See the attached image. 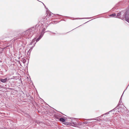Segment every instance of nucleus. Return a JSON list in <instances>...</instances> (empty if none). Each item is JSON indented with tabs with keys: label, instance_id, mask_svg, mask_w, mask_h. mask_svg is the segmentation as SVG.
I'll return each mask as SVG.
<instances>
[{
	"label": "nucleus",
	"instance_id": "obj_6",
	"mask_svg": "<svg viewBox=\"0 0 129 129\" xmlns=\"http://www.w3.org/2000/svg\"><path fill=\"white\" fill-rule=\"evenodd\" d=\"M94 17H85V18H75V19H91L92 18H94Z\"/></svg>",
	"mask_w": 129,
	"mask_h": 129
},
{
	"label": "nucleus",
	"instance_id": "obj_24",
	"mask_svg": "<svg viewBox=\"0 0 129 129\" xmlns=\"http://www.w3.org/2000/svg\"><path fill=\"white\" fill-rule=\"evenodd\" d=\"M32 50V49H31V48H30L29 49V51H31Z\"/></svg>",
	"mask_w": 129,
	"mask_h": 129
},
{
	"label": "nucleus",
	"instance_id": "obj_9",
	"mask_svg": "<svg viewBox=\"0 0 129 129\" xmlns=\"http://www.w3.org/2000/svg\"><path fill=\"white\" fill-rule=\"evenodd\" d=\"M45 28H44L42 29V31H41V33H40L41 34H43V35H44L45 32H44V31H45Z\"/></svg>",
	"mask_w": 129,
	"mask_h": 129
},
{
	"label": "nucleus",
	"instance_id": "obj_26",
	"mask_svg": "<svg viewBox=\"0 0 129 129\" xmlns=\"http://www.w3.org/2000/svg\"><path fill=\"white\" fill-rule=\"evenodd\" d=\"M53 34H56L55 33H53V32H52V33Z\"/></svg>",
	"mask_w": 129,
	"mask_h": 129
},
{
	"label": "nucleus",
	"instance_id": "obj_21",
	"mask_svg": "<svg viewBox=\"0 0 129 129\" xmlns=\"http://www.w3.org/2000/svg\"><path fill=\"white\" fill-rule=\"evenodd\" d=\"M38 26V25H37V24L36 25H35V27H34V28H35V27H36L37 26V27H38V26ZM35 28L36 29V28ZM37 29L38 30V29Z\"/></svg>",
	"mask_w": 129,
	"mask_h": 129
},
{
	"label": "nucleus",
	"instance_id": "obj_20",
	"mask_svg": "<svg viewBox=\"0 0 129 129\" xmlns=\"http://www.w3.org/2000/svg\"><path fill=\"white\" fill-rule=\"evenodd\" d=\"M92 20H92H89V21H87V22H86L85 23H83V24H85V23H86L87 22H89V21H91V20Z\"/></svg>",
	"mask_w": 129,
	"mask_h": 129
},
{
	"label": "nucleus",
	"instance_id": "obj_19",
	"mask_svg": "<svg viewBox=\"0 0 129 129\" xmlns=\"http://www.w3.org/2000/svg\"><path fill=\"white\" fill-rule=\"evenodd\" d=\"M33 43L31 41L30 42V44H29V45H32L33 44Z\"/></svg>",
	"mask_w": 129,
	"mask_h": 129
},
{
	"label": "nucleus",
	"instance_id": "obj_27",
	"mask_svg": "<svg viewBox=\"0 0 129 129\" xmlns=\"http://www.w3.org/2000/svg\"><path fill=\"white\" fill-rule=\"evenodd\" d=\"M97 16H95L94 17H96Z\"/></svg>",
	"mask_w": 129,
	"mask_h": 129
},
{
	"label": "nucleus",
	"instance_id": "obj_5",
	"mask_svg": "<svg viewBox=\"0 0 129 129\" xmlns=\"http://www.w3.org/2000/svg\"><path fill=\"white\" fill-rule=\"evenodd\" d=\"M129 2V1H127V0H124L123 2H119V4H124L126 3V4H127Z\"/></svg>",
	"mask_w": 129,
	"mask_h": 129
},
{
	"label": "nucleus",
	"instance_id": "obj_3",
	"mask_svg": "<svg viewBox=\"0 0 129 129\" xmlns=\"http://www.w3.org/2000/svg\"><path fill=\"white\" fill-rule=\"evenodd\" d=\"M42 3H43V5L44 6L45 8H46V13L47 14V16L48 17H53V16H52L51 15V14H52V13L50 12V11L47 8L46 6L42 2ZM52 14L53 15L54 14L53 13H52Z\"/></svg>",
	"mask_w": 129,
	"mask_h": 129
},
{
	"label": "nucleus",
	"instance_id": "obj_1",
	"mask_svg": "<svg viewBox=\"0 0 129 129\" xmlns=\"http://www.w3.org/2000/svg\"><path fill=\"white\" fill-rule=\"evenodd\" d=\"M116 18L124 20L129 23V7L125 11H120L117 13Z\"/></svg>",
	"mask_w": 129,
	"mask_h": 129
},
{
	"label": "nucleus",
	"instance_id": "obj_4",
	"mask_svg": "<svg viewBox=\"0 0 129 129\" xmlns=\"http://www.w3.org/2000/svg\"><path fill=\"white\" fill-rule=\"evenodd\" d=\"M10 47V48H12V45H11L10 44H9L6 47H5L4 48H1L0 47V55L2 53V51H4V49L7 48V49H10V48L9 47Z\"/></svg>",
	"mask_w": 129,
	"mask_h": 129
},
{
	"label": "nucleus",
	"instance_id": "obj_10",
	"mask_svg": "<svg viewBox=\"0 0 129 129\" xmlns=\"http://www.w3.org/2000/svg\"><path fill=\"white\" fill-rule=\"evenodd\" d=\"M43 36V34H42L40 33V35H39L38 37V38L40 40L42 38Z\"/></svg>",
	"mask_w": 129,
	"mask_h": 129
},
{
	"label": "nucleus",
	"instance_id": "obj_23",
	"mask_svg": "<svg viewBox=\"0 0 129 129\" xmlns=\"http://www.w3.org/2000/svg\"><path fill=\"white\" fill-rule=\"evenodd\" d=\"M32 50V49H31V48H30L29 49V51H31Z\"/></svg>",
	"mask_w": 129,
	"mask_h": 129
},
{
	"label": "nucleus",
	"instance_id": "obj_22",
	"mask_svg": "<svg viewBox=\"0 0 129 129\" xmlns=\"http://www.w3.org/2000/svg\"><path fill=\"white\" fill-rule=\"evenodd\" d=\"M57 34H58L59 35H61V34H61V33H57Z\"/></svg>",
	"mask_w": 129,
	"mask_h": 129
},
{
	"label": "nucleus",
	"instance_id": "obj_13",
	"mask_svg": "<svg viewBox=\"0 0 129 129\" xmlns=\"http://www.w3.org/2000/svg\"><path fill=\"white\" fill-rule=\"evenodd\" d=\"M36 38H34L33 39L32 41V42L33 43L35 42V41H36Z\"/></svg>",
	"mask_w": 129,
	"mask_h": 129
},
{
	"label": "nucleus",
	"instance_id": "obj_14",
	"mask_svg": "<svg viewBox=\"0 0 129 129\" xmlns=\"http://www.w3.org/2000/svg\"><path fill=\"white\" fill-rule=\"evenodd\" d=\"M40 40V39H39L38 38L37 39H36V43L37 42H38L39 40Z\"/></svg>",
	"mask_w": 129,
	"mask_h": 129
},
{
	"label": "nucleus",
	"instance_id": "obj_7",
	"mask_svg": "<svg viewBox=\"0 0 129 129\" xmlns=\"http://www.w3.org/2000/svg\"><path fill=\"white\" fill-rule=\"evenodd\" d=\"M8 80V79L7 78H6L4 79H0V81H1L2 82L5 83V82L7 80Z\"/></svg>",
	"mask_w": 129,
	"mask_h": 129
},
{
	"label": "nucleus",
	"instance_id": "obj_8",
	"mask_svg": "<svg viewBox=\"0 0 129 129\" xmlns=\"http://www.w3.org/2000/svg\"><path fill=\"white\" fill-rule=\"evenodd\" d=\"M109 16L112 17H116V13H112V14H110L109 15Z\"/></svg>",
	"mask_w": 129,
	"mask_h": 129
},
{
	"label": "nucleus",
	"instance_id": "obj_28",
	"mask_svg": "<svg viewBox=\"0 0 129 129\" xmlns=\"http://www.w3.org/2000/svg\"><path fill=\"white\" fill-rule=\"evenodd\" d=\"M81 26V25H80V26H79L78 27H79V26Z\"/></svg>",
	"mask_w": 129,
	"mask_h": 129
},
{
	"label": "nucleus",
	"instance_id": "obj_2",
	"mask_svg": "<svg viewBox=\"0 0 129 129\" xmlns=\"http://www.w3.org/2000/svg\"><path fill=\"white\" fill-rule=\"evenodd\" d=\"M37 31V29H36L34 27H33L23 32L22 35L26 39H29Z\"/></svg>",
	"mask_w": 129,
	"mask_h": 129
},
{
	"label": "nucleus",
	"instance_id": "obj_18",
	"mask_svg": "<svg viewBox=\"0 0 129 129\" xmlns=\"http://www.w3.org/2000/svg\"><path fill=\"white\" fill-rule=\"evenodd\" d=\"M57 15H58V16L59 17H60L61 16H62L61 15H59V14H57Z\"/></svg>",
	"mask_w": 129,
	"mask_h": 129
},
{
	"label": "nucleus",
	"instance_id": "obj_16",
	"mask_svg": "<svg viewBox=\"0 0 129 129\" xmlns=\"http://www.w3.org/2000/svg\"><path fill=\"white\" fill-rule=\"evenodd\" d=\"M26 61V60L25 59H23V63H25V62Z\"/></svg>",
	"mask_w": 129,
	"mask_h": 129
},
{
	"label": "nucleus",
	"instance_id": "obj_15",
	"mask_svg": "<svg viewBox=\"0 0 129 129\" xmlns=\"http://www.w3.org/2000/svg\"><path fill=\"white\" fill-rule=\"evenodd\" d=\"M36 42H35V43H34V45L33 46L31 47L30 48H31V49H33V47H34L35 46V45L36 44Z\"/></svg>",
	"mask_w": 129,
	"mask_h": 129
},
{
	"label": "nucleus",
	"instance_id": "obj_17",
	"mask_svg": "<svg viewBox=\"0 0 129 129\" xmlns=\"http://www.w3.org/2000/svg\"><path fill=\"white\" fill-rule=\"evenodd\" d=\"M43 18L45 20H47V18L46 17H43Z\"/></svg>",
	"mask_w": 129,
	"mask_h": 129
},
{
	"label": "nucleus",
	"instance_id": "obj_25",
	"mask_svg": "<svg viewBox=\"0 0 129 129\" xmlns=\"http://www.w3.org/2000/svg\"><path fill=\"white\" fill-rule=\"evenodd\" d=\"M115 9V8H113L112 9V10H114Z\"/></svg>",
	"mask_w": 129,
	"mask_h": 129
},
{
	"label": "nucleus",
	"instance_id": "obj_11",
	"mask_svg": "<svg viewBox=\"0 0 129 129\" xmlns=\"http://www.w3.org/2000/svg\"><path fill=\"white\" fill-rule=\"evenodd\" d=\"M45 21V20H44V19L42 18L40 21V22H41V23L42 24V25L44 23V22Z\"/></svg>",
	"mask_w": 129,
	"mask_h": 129
},
{
	"label": "nucleus",
	"instance_id": "obj_12",
	"mask_svg": "<svg viewBox=\"0 0 129 129\" xmlns=\"http://www.w3.org/2000/svg\"><path fill=\"white\" fill-rule=\"evenodd\" d=\"M60 121L62 122H64L65 121V119L62 118H61L60 119Z\"/></svg>",
	"mask_w": 129,
	"mask_h": 129
}]
</instances>
